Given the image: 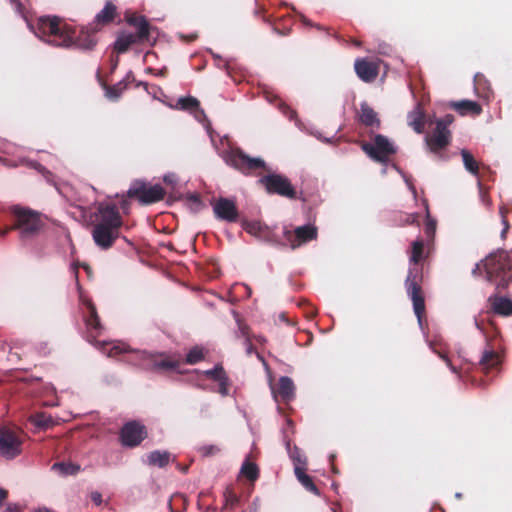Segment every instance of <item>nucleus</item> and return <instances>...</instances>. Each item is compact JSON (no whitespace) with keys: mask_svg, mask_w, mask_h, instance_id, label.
<instances>
[{"mask_svg":"<svg viewBox=\"0 0 512 512\" xmlns=\"http://www.w3.org/2000/svg\"><path fill=\"white\" fill-rule=\"evenodd\" d=\"M31 27L37 37L56 47L68 48L75 46L90 51L97 44L96 32L92 29L91 24L82 28L77 36L75 35V29L57 16H42L38 18L35 26Z\"/></svg>","mask_w":512,"mask_h":512,"instance_id":"nucleus-1","label":"nucleus"},{"mask_svg":"<svg viewBox=\"0 0 512 512\" xmlns=\"http://www.w3.org/2000/svg\"><path fill=\"white\" fill-rule=\"evenodd\" d=\"M122 226L123 218L117 205L112 202L99 203L91 232L95 244L102 250L110 249L119 238Z\"/></svg>","mask_w":512,"mask_h":512,"instance_id":"nucleus-2","label":"nucleus"},{"mask_svg":"<svg viewBox=\"0 0 512 512\" xmlns=\"http://www.w3.org/2000/svg\"><path fill=\"white\" fill-rule=\"evenodd\" d=\"M423 254L424 241L422 239L413 241L409 260L414 266L409 269L405 280V289L413 303V310L420 325H422V320L425 316V299L422 290L423 271L418 266L423 258Z\"/></svg>","mask_w":512,"mask_h":512,"instance_id":"nucleus-3","label":"nucleus"},{"mask_svg":"<svg viewBox=\"0 0 512 512\" xmlns=\"http://www.w3.org/2000/svg\"><path fill=\"white\" fill-rule=\"evenodd\" d=\"M10 225L0 227V237L11 231H18L22 242L34 239L44 227L41 214L28 207L14 205L9 209Z\"/></svg>","mask_w":512,"mask_h":512,"instance_id":"nucleus-4","label":"nucleus"},{"mask_svg":"<svg viewBox=\"0 0 512 512\" xmlns=\"http://www.w3.org/2000/svg\"><path fill=\"white\" fill-rule=\"evenodd\" d=\"M126 22L136 29V33L120 32L114 42V50L119 53H125L132 45L143 44L149 41L151 25L144 16L135 13L126 14Z\"/></svg>","mask_w":512,"mask_h":512,"instance_id":"nucleus-5","label":"nucleus"},{"mask_svg":"<svg viewBox=\"0 0 512 512\" xmlns=\"http://www.w3.org/2000/svg\"><path fill=\"white\" fill-rule=\"evenodd\" d=\"M126 361L152 372H168L176 370L180 366L179 360L165 352L153 353L145 350L131 352Z\"/></svg>","mask_w":512,"mask_h":512,"instance_id":"nucleus-6","label":"nucleus"},{"mask_svg":"<svg viewBox=\"0 0 512 512\" xmlns=\"http://www.w3.org/2000/svg\"><path fill=\"white\" fill-rule=\"evenodd\" d=\"M484 270L486 272V279L491 283H496L497 287H504L508 281L506 278H511L510 261L508 255L504 251H497L489 254L483 260Z\"/></svg>","mask_w":512,"mask_h":512,"instance_id":"nucleus-7","label":"nucleus"},{"mask_svg":"<svg viewBox=\"0 0 512 512\" xmlns=\"http://www.w3.org/2000/svg\"><path fill=\"white\" fill-rule=\"evenodd\" d=\"M129 198L137 199L141 204H152L162 200L165 196L164 188L156 184L149 186L146 182L135 180L127 191Z\"/></svg>","mask_w":512,"mask_h":512,"instance_id":"nucleus-8","label":"nucleus"},{"mask_svg":"<svg viewBox=\"0 0 512 512\" xmlns=\"http://www.w3.org/2000/svg\"><path fill=\"white\" fill-rule=\"evenodd\" d=\"M226 162L245 175H251L266 168L263 159L250 157L239 148L230 151L226 157Z\"/></svg>","mask_w":512,"mask_h":512,"instance_id":"nucleus-9","label":"nucleus"},{"mask_svg":"<svg viewBox=\"0 0 512 512\" xmlns=\"http://www.w3.org/2000/svg\"><path fill=\"white\" fill-rule=\"evenodd\" d=\"M259 182L265 187L268 194H277L288 199H297V191L291 181L281 174H268L260 178Z\"/></svg>","mask_w":512,"mask_h":512,"instance_id":"nucleus-10","label":"nucleus"},{"mask_svg":"<svg viewBox=\"0 0 512 512\" xmlns=\"http://www.w3.org/2000/svg\"><path fill=\"white\" fill-rule=\"evenodd\" d=\"M361 149L375 162L386 164L391 155L396 153L393 144L384 135L374 137V143L362 142Z\"/></svg>","mask_w":512,"mask_h":512,"instance_id":"nucleus-11","label":"nucleus"},{"mask_svg":"<svg viewBox=\"0 0 512 512\" xmlns=\"http://www.w3.org/2000/svg\"><path fill=\"white\" fill-rule=\"evenodd\" d=\"M21 432L8 427L0 428V455L13 459L22 452Z\"/></svg>","mask_w":512,"mask_h":512,"instance_id":"nucleus-12","label":"nucleus"},{"mask_svg":"<svg viewBox=\"0 0 512 512\" xmlns=\"http://www.w3.org/2000/svg\"><path fill=\"white\" fill-rule=\"evenodd\" d=\"M317 237L318 229L316 226L311 224L296 227L294 231L286 228L283 230V238L292 250H295L310 241L316 240Z\"/></svg>","mask_w":512,"mask_h":512,"instance_id":"nucleus-13","label":"nucleus"},{"mask_svg":"<svg viewBox=\"0 0 512 512\" xmlns=\"http://www.w3.org/2000/svg\"><path fill=\"white\" fill-rule=\"evenodd\" d=\"M147 437L146 427L137 421H130L120 430V440L125 447H136Z\"/></svg>","mask_w":512,"mask_h":512,"instance_id":"nucleus-14","label":"nucleus"},{"mask_svg":"<svg viewBox=\"0 0 512 512\" xmlns=\"http://www.w3.org/2000/svg\"><path fill=\"white\" fill-rule=\"evenodd\" d=\"M452 133L435 125L430 134L425 137V143L429 152L440 155L451 143Z\"/></svg>","mask_w":512,"mask_h":512,"instance_id":"nucleus-15","label":"nucleus"},{"mask_svg":"<svg viewBox=\"0 0 512 512\" xmlns=\"http://www.w3.org/2000/svg\"><path fill=\"white\" fill-rule=\"evenodd\" d=\"M213 211L219 220L234 223L238 221L239 213L234 200L229 198H219L213 204Z\"/></svg>","mask_w":512,"mask_h":512,"instance_id":"nucleus-16","label":"nucleus"},{"mask_svg":"<svg viewBox=\"0 0 512 512\" xmlns=\"http://www.w3.org/2000/svg\"><path fill=\"white\" fill-rule=\"evenodd\" d=\"M379 64L368 58H358L354 63L356 75L365 83H372L378 77Z\"/></svg>","mask_w":512,"mask_h":512,"instance_id":"nucleus-17","label":"nucleus"},{"mask_svg":"<svg viewBox=\"0 0 512 512\" xmlns=\"http://www.w3.org/2000/svg\"><path fill=\"white\" fill-rule=\"evenodd\" d=\"M86 305L88 309V315L85 318V323L89 332V341L94 342L95 344H100V342L96 341V338L100 335L103 327L100 322L97 309L91 301H87Z\"/></svg>","mask_w":512,"mask_h":512,"instance_id":"nucleus-18","label":"nucleus"},{"mask_svg":"<svg viewBox=\"0 0 512 512\" xmlns=\"http://www.w3.org/2000/svg\"><path fill=\"white\" fill-rule=\"evenodd\" d=\"M118 16L117 7L112 1H107L104 8L96 14L92 23L94 32H98L102 27L112 23Z\"/></svg>","mask_w":512,"mask_h":512,"instance_id":"nucleus-19","label":"nucleus"},{"mask_svg":"<svg viewBox=\"0 0 512 512\" xmlns=\"http://www.w3.org/2000/svg\"><path fill=\"white\" fill-rule=\"evenodd\" d=\"M488 302L494 314L502 317H509L512 315V299L494 294L488 298Z\"/></svg>","mask_w":512,"mask_h":512,"instance_id":"nucleus-20","label":"nucleus"},{"mask_svg":"<svg viewBox=\"0 0 512 512\" xmlns=\"http://www.w3.org/2000/svg\"><path fill=\"white\" fill-rule=\"evenodd\" d=\"M425 111L423 105L420 102H417L414 109L410 111L407 115L408 125L413 128V130L421 134L425 129Z\"/></svg>","mask_w":512,"mask_h":512,"instance_id":"nucleus-21","label":"nucleus"},{"mask_svg":"<svg viewBox=\"0 0 512 512\" xmlns=\"http://www.w3.org/2000/svg\"><path fill=\"white\" fill-rule=\"evenodd\" d=\"M295 386L291 378L282 376L277 384V388L273 389L276 399L280 398L284 402H289L294 398Z\"/></svg>","mask_w":512,"mask_h":512,"instance_id":"nucleus-22","label":"nucleus"},{"mask_svg":"<svg viewBox=\"0 0 512 512\" xmlns=\"http://www.w3.org/2000/svg\"><path fill=\"white\" fill-rule=\"evenodd\" d=\"M501 364V356L493 348L485 349L479 360V366L485 373L490 370L496 369Z\"/></svg>","mask_w":512,"mask_h":512,"instance_id":"nucleus-23","label":"nucleus"},{"mask_svg":"<svg viewBox=\"0 0 512 512\" xmlns=\"http://www.w3.org/2000/svg\"><path fill=\"white\" fill-rule=\"evenodd\" d=\"M450 107L462 116H479L482 113L481 105L472 100H461L451 102Z\"/></svg>","mask_w":512,"mask_h":512,"instance_id":"nucleus-24","label":"nucleus"},{"mask_svg":"<svg viewBox=\"0 0 512 512\" xmlns=\"http://www.w3.org/2000/svg\"><path fill=\"white\" fill-rule=\"evenodd\" d=\"M474 91L479 98L489 102L493 98V90L490 82L482 73L474 76Z\"/></svg>","mask_w":512,"mask_h":512,"instance_id":"nucleus-25","label":"nucleus"},{"mask_svg":"<svg viewBox=\"0 0 512 512\" xmlns=\"http://www.w3.org/2000/svg\"><path fill=\"white\" fill-rule=\"evenodd\" d=\"M135 80L133 72H128L126 76L115 85H104L106 96L111 100H117L121 94L128 88L129 83Z\"/></svg>","mask_w":512,"mask_h":512,"instance_id":"nucleus-26","label":"nucleus"},{"mask_svg":"<svg viewBox=\"0 0 512 512\" xmlns=\"http://www.w3.org/2000/svg\"><path fill=\"white\" fill-rule=\"evenodd\" d=\"M359 121L367 126V127H376L380 126V120L377 116V113L374 109L368 105L366 102H362L360 104V110L358 112Z\"/></svg>","mask_w":512,"mask_h":512,"instance_id":"nucleus-27","label":"nucleus"},{"mask_svg":"<svg viewBox=\"0 0 512 512\" xmlns=\"http://www.w3.org/2000/svg\"><path fill=\"white\" fill-rule=\"evenodd\" d=\"M305 470H306V467H301L299 465H296V467H294V473H295L297 480L301 483V485L307 491L311 492L312 494H314L316 496H319L320 491H319L318 487L315 485L312 477L309 476L308 474H306Z\"/></svg>","mask_w":512,"mask_h":512,"instance_id":"nucleus-28","label":"nucleus"},{"mask_svg":"<svg viewBox=\"0 0 512 512\" xmlns=\"http://www.w3.org/2000/svg\"><path fill=\"white\" fill-rule=\"evenodd\" d=\"M178 103L182 109L195 112V117L198 120H201V117H205L204 111L200 108V102L195 97L181 98Z\"/></svg>","mask_w":512,"mask_h":512,"instance_id":"nucleus-29","label":"nucleus"},{"mask_svg":"<svg viewBox=\"0 0 512 512\" xmlns=\"http://www.w3.org/2000/svg\"><path fill=\"white\" fill-rule=\"evenodd\" d=\"M170 461V453L167 451L155 450L148 454L147 462L150 466H157L160 468L166 467Z\"/></svg>","mask_w":512,"mask_h":512,"instance_id":"nucleus-30","label":"nucleus"},{"mask_svg":"<svg viewBox=\"0 0 512 512\" xmlns=\"http://www.w3.org/2000/svg\"><path fill=\"white\" fill-rule=\"evenodd\" d=\"M461 155L465 168L473 175H478L479 165L474 156L466 149L461 151Z\"/></svg>","mask_w":512,"mask_h":512,"instance_id":"nucleus-31","label":"nucleus"},{"mask_svg":"<svg viewBox=\"0 0 512 512\" xmlns=\"http://www.w3.org/2000/svg\"><path fill=\"white\" fill-rule=\"evenodd\" d=\"M204 358V349L200 346H194L188 351L185 362L189 365H194L204 360Z\"/></svg>","mask_w":512,"mask_h":512,"instance_id":"nucleus-32","label":"nucleus"},{"mask_svg":"<svg viewBox=\"0 0 512 512\" xmlns=\"http://www.w3.org/2000/svg\"><path fill=\"white\" fill-rule=\"evenodd\" d=\"M241 473L250 481H255L259 477L258 466L250 461H245L241 467Z\"/></svg>","mask_w":512,"mask_h":512,"instance_id":"nucleus-33","label":"nucleus"},{"mask_svg":"<svg viewBox=\"0 0 512 512\" xmlns=\"http://www.w3.org/2000/svg\"><path fill=\"white\" fill-rule=\"evenodd\" d=\"M52 468L59 471L62 475H74L79 472L80 467L72 463L57 462Z\"/></svg>","mask_w":512,"mask_h":512,"instance_id":"nucleus-34","label":"nucleus"},{"mask_svg":"<svg viewBox=\"0 0 512 512\" xmlns=\"http://www.w3.org/2000/svg\"><path fill=\"white\" fill-rule=\"evenodd\" d=\"M437 222L430 216L428 205L426 204V222L424 232L429 239H433L436 232Z\"/></svg>","mask_w":512,"mask_h":512,"instance_id":"nucleus-35","label":"nucleus"},{"mask_svg":"<svg viewBox=\"0 0 512 512\" xmlns=\"http://www.w3.org/2000/svg\"><path fill=\"white\" fill-rule=\"evenodd\" d=\"M243 227L247 233L255 236H260L267 230V227L258 221L246 222Z\"/></svg>","mask_w":512,"mask_h":512,"instance_id":"nucleus-36","label":"nucleus"},{"mask_svg":"<svg viewBox=\"0 0 512 512\" xmlns=\"http://www.w3.org/2000/svg\"><path fill=\"white\" fill-rule=\"evenodd\" d=\"M203 374L214 381H219L220 379H224V376H226V372L221 364H217L214 366V368L206 370L203 372Z\"/></svg>","mask_w":512,"mask_h":512,"instance_id":"nucleus-37","label":"nucleus"},{"mask_svg":"<svg viewBox=\"0 0 512 512\" xmlns=\"http://www.w3.org/2000/svg\"><path fill=\"white\" fill-rule=\"evenodd\" d=\"M221 451L220 447L213 444L202 445L198 447V452L203 457H210L218 454Z\"/></svg>","mask_w":512,"mask_h":512,"instance_id":"nucleus-38","label":"nucleus"},{"mask_svg":"<svg viewBox=\"0 0 512 512\" xmlns=\"http://www.w3.org/2000/svg\"><path fill=\"white\" fill-rule=\"evenodd\" d=\"M106 347H108L107 354L110 357L117 356V355L122 354L127 351L124 348V346L116 345V344L112 345L111 343H103L102 348L105 349Z\"/></svg>","mask_w":512,"mask_h":512,"instance_id":"nucleus-39","label":"nucleus"},{"mask_svg":"<svg viewBox=\"0 0 512 512\" xmlns=\"http://www.w3.org/2000/svg\"><path fill=\"white\" fill-rule=\"evenodd\" d=\"M418 219H419V214L418 213L405 214V215H403L401 217L399 225L404 226V225H414V224H416L417 226H419V220Z\"/></svg>","mask_w":512,"mask_h":512,"instance_id":"nucleus-40","label":"nucleus"},{"mask_svg":"<svg viewBox=\"0 0 512 512\" xmlns=\"http://www.w3.org/2000/svg\"><path fill=\"white\" fill-rule=\"evenodd\" d=\"M453 122H454V116L452 114H446L444 117L437 119L435 121V125L444 130H449V126Z\"/></svg>","mask_w":512,"mask_h":512,"instance_id":"nucleus-41","label":"nucleus"},{"mask_svg":"<svg viewBox=\"0 0 512 512\" xmlns=\"http://www.w3.org/2000/svg\"><path fill=\"white\" fill-rule=\"evenodd\" d=\"M291 458L294 462L295 467H296V465H299L301 467H306L307 459L305 456L301 455V453L298 450H296L295 452H293L291 454Z\"/></svg>","mask_w":512,"mask_h":512,"instance_id":"nucleus-42","label":"nucleus"},{"mask_svg":"<svg viewBox=\"0 0 512 512\" xmlns=\"http://www.w3.org/2000/svg\"><path fill=\"white\" fill-rule=\"evenodd\" d=\"M237 323H238V329H239V333L242 337L245 338V340L247 339H252V335L250 334V328L247 324H245L242 320L238 319L237 320Z\"/></svg>","mask_w":512,"mask_h":512,"instance_id":"nucleus-43","label":"nucleus"},{"mask_svg":"<svg viewBox=\"0 0 512 512\" xmlns=\"http://www.w3.org/2000/svg\"><path fill=\"white\" fill-rule=\"evenodd\" d=\"M119 198H120V201H119L120 207L117 206L118 210L120 211V209H121L122 213L125 215L129 214L130 202L127 199L129 197L126 194V195H121Z\"/></svg>","mask_w":512,"mask_h":512,"instance_id":"nucleus-44","label":"nucleus"},{"mask_svg":"<svg viewBox=\"0 0 512 512\" xmlns=\"http://www.w3.org/2000/svg\"><path fill=\"white\" fill-rule=\"evenodd\" d=\"M219 383V389H218V392L223 395V396H226L228 395V388H229V378L228 376H224V379H220L218 381Z\"/></svg>","mask_w":512,"mask_h":512,"instance_id":"nucleus-45","label":"nucleus"},{"mask_svg":"<svg viewBox=\"0 0 512 512\" xmlns=\"http://www.w3.org/2000/svg\"><path fill=\"white\" fill-rule=\"evenodd\" d=\"M226 505L233 507L238 503V496L232 491L227 490L225 492Z\"/></svg>","mask_w":512,"mask_h":512,"instance_id":"nucleus-46","label":"nucleus"},{"mask_svg":"<svg viewBox=\"0 0 512 512\" xmlns=\"http://www.w3.org/2000/svg\"><path fill=\"white\" fill-rule=\"evenodd\" d=\"M187 199L195 205V210H200L203 206L200 196L198 194H189Z\"/></svg>","mask_w":512,"mask_h":512,"instance_id":"nucleus-47","label":"nucleus"},{"mask_svg":"<svg viewBox=\"0 0 512 512\" xmlns=\"http://www.w3.org/2000/svg\"><path fill=\"white\" fill-rule=\"evenodd\" d=\"M506 213H507V209L505 207H501L500 208V214H501V217H502V222L504 224V229H503L502 235L506 234L508 229H509V224H508V221L506 219Z\"/></svg>","mask_w":512,"mask_h":512,"instance_id":"nucleus-48","label":"nucleus"},{"mask_svg":"<svg viewBox=\"0 0 512 512\" xmlns=\"http://www.w3.org/2000/svg\"><path fill=\"white\" fill-rule=\"evenodd\" d=\"M147 71L150 73H154L156 76L159 77H166L168 75V69L166 67H163L159 70H156L154 68H148Z\"/></svg>","mask_w":512,"mask_h":512,"instance_id":"nucleus-49","label":"nucleus"},{"mask_svg":"<svg viewBox=\"0 0 512 512\" xmlns=\"http://www.w3.org/2000/svg\"><path fill=\"white\" fill-rule=\"evenodd\" d=\"M5 512H23V509L17 503H9L6 506Z\"/></svg>","mask_w":512,"mask_h":512,"instance_id":"nucleus-50","label":"nucleus"},{"mask_svg":"<svg viewBox=\"0 0 512 512\" xmlns=\"http://www.w3.org/2000/svg\"><path fill=\"white\" fill-rule=\"evenodd\" d=\"M436 353L439 355V357L445 361V363L450 367V369L453 371V372H457L456 368L452 365L451 363V360L449 359V357L447 356V354L443 353V352H437Z\"/></svg>","mask_w":512,"mask_h":512,"instance_id":"nucleus-51","label":"nucleus"},{"mask_svg":"<svg viewBox=\"0 0 512 512\" xmlns=\"http://www.w3.org/2000/svg\"><path fill=\"white\" fill-rule=\"evenodd\" d=\"M48 420L46 419V417L43 415V414H40V415H37L36 416V421H35V424L39 427H46L48 426Z\"/></svg>","mask_w":512,"mask_h":512,"instance_id":"nucleus-52","label":"nucleus"},{"mask_svg":"<svg viewBox=\"0 0 512 512\" xmlns=\"http://www.w3.org/2000/svg\"><path fill=\"white\" fill-rule=\"evenodd\" d=\"M246 354L251 355L256 352L255 346L252 344L251 339L245 340Z\"/></svg>","mask_w":512,"mask_h":512,"instance_id":"nucleus-53","label":"nucleus"},{"mask_svg":"<svg viewBox=\"0 0 512 512\" xmlns=\"http://www.w3.org/2000/svg\"><path fill=\"white\" fill-rule=\"evenodd\" d=\"M91 500L96 504L100 505L102 503V495L101 493L95 491L91 493Z\"/></svg>","mask_w":512,"mask_h":512,"instance_id":"nucleus-54","label":"nucleus"},{"mask_svg":"<svg viewBox=\"0 0 512 512\" xmlns=\"http://www.w3.org/2000/svg\"><path fill=\"white\" fill-rule=\"evenodd\" d=\"M8 497V491L0 488V505L7 499Z\"/></svg>","mask_w":512,"mask_h":512,"instance_id":"nucleus-55","label":"nucleus"},{"mask_svg":"<svg viewBox=\"0 0 512 512\" xmlns=\"http://www.w3.org/2000/svg\"><path fill=\"white\" fill-rule=\"evenodd\" d=\"M252 337L260 344H264L266 342V338L261 335H253Z\"/></svg>","mask_w":512,"mask_h":512,"instance_id":"nucleus-56","label":"nucleus"},{"mask_svg":"<svg viewBox=\"0 0 512 512\" xmlns=\"http://www.w3.org/2000/svg\"><path fill=\"white\" fill-rule=\"evenodd\" d=\"M479 272H480V264L478 263V264H476L475 268L473 269L472 274L476 276L479 274Z\"/></svg>","mask_w":512,"mask_h":512,"instance_id":"nucleus-57","label":"nucleus"},{"mask_svg":"<svg viewBox=\"0 0 512 512\" xmlns=\"http://www.w3.org/2000/svg\"><path fill=\"white\" fill-rule=\"evenodd\" d=\"M255 354H256L257 358L266 366L267 363H266L265 359L263 358V356L258 352H255Z\"/></svg>","mask_w":512,"mask_h":512,"instance_id":"nucleus-58","label":"nucleus"},{"mask_svg":"<svg viewBox=\"0 0 512 512\" xmlns=\"http://www.w3.org/2000/svg\"><path fill=\"white\" fill-rule=\"evenodd\" d=\"M36 512H51V510L47 507H39L37 508Z\"/></svg>","mask_w":512,"mask_h":512,"instance_id":"nucleus-59","label":"nucleus"},{"mask_svg":"<svg viewBox=\"0 0 512 512\" xmlns=\"http://www.w3.org/2000/svg\"><path fill=\"white\" fill-rule=\"evenodd\" d=\"M136 86H137V87L142 86V87H144V88L146 89V88H147V86H148V84H147L146 82H142V81H140V82H138V83L136 84Z\"/></svg>","mask_w":512,"mask_h":512,"instance_id":"nucleus-60","label":"nucleus"},{"mask_svg":"<svg viewBox=\"0 0 512 512\" xmlns=\"http://www.w3.org/2000/svg\"><path fill=\"white\" fill-rule=\"evenodd\" d=\"M81 266H82V268H83L84 270H86L87 272H89V271H90V269H91V268H90V266H89L88 264H86V263L81 264Z\"/></svg>","mask_w":512,"mask_h":512,"instance_id":"nucleus-61","label":"nucleus"},{"mask_svg":"<svg viewBox=\"0 0 512 512\" xmlns=\"http://www.w3.org/2000/svg\"><path fill=\"white\" fill-rule=\"evenodd\" d=\"M352 43H353L355 46H357V47H360V46H361V42H360L359 40L354 39V40L352 41Z\"/></svg>","mask_w":512,"mask_h":512,"instance_id":"nucleus-62","label":"nucleus"},{"mask_svg":"<svg viewBox=\"0 0 512 512\" xmlns=\"http://www.w3.org/2000/svg\"><path fill=\"white\" fill-rule=\"evenodd\" d=\"M303 23L306 24V25L313 26V24L309 20H307L306 18H303Z\"/></svg>","mask_w":512,"mask_h":512,"instance_id":"nucleus-63","label":"nucleus"},{"mask_svg":"<svg viewBox=\"0 0 512 512\" xmlns=\"http://www.w3.org/2000/svg\"><path fill=\"white\" fill-rule=\"evenodd\" d=\"M281 319H282V320H285L287 323H289V322H288V320H287V319H286V317H285V314H281Z\"/></svg>","mask_w":512,"mask_h":512,"instance_id":"nucleus-64","label":"nucleus"}]
</instances>
